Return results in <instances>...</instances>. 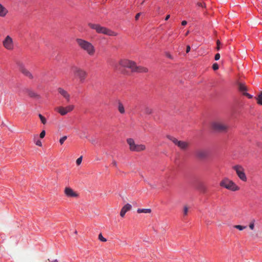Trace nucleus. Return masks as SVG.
Masks as SVG:
<instances>
[{
    "label": "nucleus",
    "instance_id": "nucleus-1",
    "mask_svg": "<svg viewBox=\"0 0 262 262\" xmlns=\"http://www.w3.org/2000/svg\"><path fill=\"white\" fill-rule=\"evenodd\" d=\"M76 41L80 48L89 56H93L95 54L96 49L91 42L81 38H77Z\"/></svg>",
    "mask_w": 262,
    "mask_h": 262
},
{
    "label": "nucleus",
    "instance_id": "nucleus-2",
    "mask_svg": "<svg viewBox=\"0 0 262 262\" xmlns=\"http://www.w3.org/2000/svg\"><path fill=\"white\" fill-rule=\"evenodd\" d=\"M88 26L92 29L95 30L97 33L107 35L111 36H116L118 33L99 24L88 23Z\"/></svg>",
    "mask_w": 262,
    "mask_h": 262
},
{
    "label": "nucleus",
    "instance_id": "nucleus-3",
    "mask_svg": "<svg viewBox=\"0 0 262 262\" xmlns=\"http://www.w3.org/2000/svg\"><path fill=\"white\" fill-rule=\"evenodd\" d=\"M71 70L74 76L77 77L81 82H83L88 75V73L84 69L76 66L71 67Z\"/></svg>",
    "mask_w": 262,
    "mask_h": 262
},
{
    "label": "nucleus",
    "instance_id": "nucleus-4",
    "mask_svg": "<svg viewBox=\"0 0 262 262\" xmlns=\"http://www.w3.org/2000/svg\"><path fill=\"white\" fill-rule=\"evenodd\" d=\"M220 185L221 187L233 191H237L239 189V187L234 182L228 178H224L221 181Z\"/></svg>",
    "mask_w": 262,
    "mask_h": 262
},
{
    "label": "nucleus",
    "instance_id": "nucleus-5",
    "mask_svg": "<svg viewBox=\"0 0 262 262\" xmlns=\"http://www.w3.org/2000/svg\"><path fill=\"white\" fill-rule=\"evenodd\" d=\"M237 174L238 178L243 182H247V177L245 173V170L244 167L240 164H236L232 167Z\"/></svg>",
    "mask_w": 262,
    "mask_h": 262
},
{
    "label": "nucleus",
    "instance_id": "nucleus-6",
    "mask_svg": "<svg viewBox=\"0 0 262 262\" xmlns=\"http://www.w3.org/2000/svg\"><path fill=\"white\" fill-rule=\"evenodd\" d=\"M211 128L215 132L225 133L228 130L229 126L222 121H215L212 122Z\"/></svg>",
    "mask_w": 262,
    "mask_h": 262
},
{
    "label": "nucleus",
    "instance_id": "nucleus-7",
    "mask_svg": "<svg viewBox=\"0 0 262 262\" xmlns=\"http://www.w3.org/2000/svg\"><path fill=\"white\" fill-rule=\"evenodd\" d=\"M127 144L129 146V149L132 151L140 152L145 149V145L144 144H136L134 140L132 138H128L126 140Z\"/></svg>",
    "mask_w": 262,
    "mask_h": 262
},
{
    "label": "nucleus",
    "instance_id": "nucleus-8",
    "mask_svg": "<svg viewBox=\"0 0 262 262\" xmlns=\"http://www.w3.org/2000/svg\"><path fill=\"white\" fill-rule=\"evenodd\" d=\"M167 138L182 150H186L189 146L188 142L184 141H179L176 138L170 135H167Z\"/></svg>",
    "mask_w": 262,
    "mask_h": 262
},
{
    "label": "nucleus",
    "instance_id": "nucleus-9",
    "mask_svg": "<svg viewBox=\"0 0 262 262\" xmlns=\"http://www.w3.org/2000/svg\"><path fill=\"white\" fill-rule=\"evenodd\" d=\"M74 106L70 105L66 107L59 106L55 108V110L62 116L66 115L67 113L71 112L73 110Z\"/></svg>",
    "mask_w": 262,
    "mask_h": 262
},
{
    "label": "nucleus",
    "instance_id": "nucleus-10",
    "mask_svg": "<svg viewBox=\"0 0 262 262\" xmlns=\"http://www.w3.org/2000/svg\"><path fill=\"white\" fill-rule=\"evenodd\" d=\"M3 45L7 50H12L14 48L12 38L9 35H7L3 41Z\"/></svg>",
    "mask_w": 262,
    "mask_h": 262
},
{
    "label": "nucleus",
    "instance_id": "nucleus-11",
    "mask_svg": "<svg viewBox=\"0 0 262 262\" xmlns=\"http://www.w3.org/2000/svg\"><path fill=\"white\" fill-rule=\"evenodd\" d=\"M18 66L20 72L30 79H33L34 77L32 74L25 67L23 63H18Z\"/></svg>",
    "mask_w": 262,
    "mask_h": 262
},
{
    "label": "nucleus",
    "instance_id": "nucleus-12",
    "mask_svg": "<svg viewBox=\"0 0 262 262\" xmlns=\"http://www.w3.org/2000/svg\"><path fill=\"white\" fill-rule=\"evenodd\" d=\"M136 63L132 60L128 59H122L119 61V64L124 68H127L133 72L135 68Z\"/></svg>",
    "mask_w": 262,
    "mask_h": 262
},
{
    "label": "nucleus",
    "instance_id": "nucleus-13",
    "mask_svg": "<svg viewBox=\"0 0 262 262\" xmlns=\"http://www.w3.org/2000/svg\"><path fill=\"white\" fill-rule=\"evenodd\" d=\"M64 193L68 198H77L79 196V194L77 192L69 187L65 188Z\"/></svg>",
    "mask_w": 262,
    "mask_h": 262
},
{
    "label": "nucleus",
    "instance_id": "nucleus-14",
    "mask_svg": "<svg viewBox=\"0 0 262 262\" xmlns=\"http://www.w3.org/2000/svg\"><path fill=\"white\" fill-rule=\"evenodd\" d=\"M195 155L198 158L200 159H203L207 157L208 152L204 149H198L195 150Z\"/></svg>",
    "mask_w": 262,
    "mask_h": 262
},
{
    "label": "nucleus",
    "instance_id": "nucleus-15",
    "mask_svg": "<svg viewBox=\"0 0 262 262\" xmlns=\"http://www.w3.org/2000/svg\"><path fill=\"white\" fill-rule=\"evenodd\" d=\"M58 92L62 95L68 102L70 101V95L67 91L63 89L62 88H59L58 89Z\"/></svg>",
    "mask_w": 262,
    "mask_h": 262
},
{
    "label": "nucleus",
    "instance_id": "nucleus-16",
    "mask_svg": "<svg viewBox=\"0 0 262 262\" xmlns=\"http://www.w3.org/2000/svg\"><path fill=\"white\" fill-rule=\"evenodd\" d=\"M132 208V205L129 204H126L121 209L120 211V216L123 217L126 212L130 210Z\"/></svg>",
    "mask_w": 262,
    "mask_h": 262
},
{
    "label": "nucleus",
    "instance_id": "nucleus-17",
    "mask_svg": "<svg viewBox=\"0 0 262 262\" xmlns=\"http://www.w3.org/2000/svg\"><path fill=\"white\" fill-rule=\"evenodd\" d=\"M148 71V70L147 68L142 66H137L136 64H135V68L134 69L133 72L138 73H147Z\"/></svg>",
    "mask_w": 262,
    "mask_h": 262
},
{
    "label": "nucleus",
    "instance_id": "nucleus-18",
    "mask_svg": "<svg viewBox=\"0 0 262 262\" xmlns=\"http://www.w3.org/2000/svg\"><path fill=\"white\" fill-rule=\"evenodd\" d=\"M24 92L31 98H37L39 97V96L35 92L30 89H25Z\"/></svg>",
    "mask_w": 262,
    "mask_h": 262
},
{
    "label": "nucleus",
    "instance_id": "nucleus-19",
    "mask_svg": "<svg viewBox=\"0 0 262 262\" xmlns=\"http://www.w3.org/2000/svg\"><path fill=\"white\" fill-rule=\"evenodd\" d=\"M141 112L146 115H150L152 113V109L147 105H144L141 107Z\"/></svg>",
    "mask_w": 262,
    "mask_h": 262
},
{
    "label": "nucleus",
    "instance_id": "nucleus-20",
    "mask_svg": "<svg viewBox=\"0 0 262 262\" xmlns=\"http://www.w3.org/2000/svg\"><path fill=\"white\" fill-rule=\"evenodd\" d=\"M8 13V10L0 3V17H5Z\"/></svg>",
    "mask_w": 262,
    "mask_h": 262
},
{
    "label": "nucleus",
    "instance_id": "nucleus-21",
    "mask_svg": "<svg viewBox=\"0 0 262 262\" xmlns=\"http://www.w3.org/2000/svg\"><path fill=\"white\" fill-rule=\"evenodd\" d=\"M237 85L238 90L243 93L246 92L247 91V86L244 83L238 82Z\"/></svg>",
    "mask_w": 262,
    "mask_h": 262
},
{
    "label": "nucleus",
    "instance_id": "nucleus-22",
    "mask_svg": "<svg viewBox=\"0 0 262 262\" xmlns=\"http://www.w3.org/2000/svg\"><path fill=\"white\" fill-rule=\"evenodd\" d=\"M118 110L120 113H121V114H123L125 113L124 107L123 104L120 101H119L118 103Z\"/></svg>",
    "mask_w": 262,
    "mask_h": 262
},
{
    "label": "nucleus",
    "instance_id": "nucleus-23",
    "mask_svg": "<svg viewBox=\"0 0 262 262\" xmlns=\"http://www.w3.org/2000/svg\"><path fill=\"white\" fill-rule=\"evenodd\" d=\"M151 212L150 209H138L137 212L139 213H150Z\"/></svg>",
    "mask_w": 262,
    "mask_h": 262
},
{
    "label": "nucleus",
    "instance_id": "nucleus-24",
    "mask_svg": "<svg viewBox=\"0 0 262 262\" xmlns=\"http://www.w3.org/2000/svg\"><path fill=\"white\" fill-rule=\"evenodd\" d=\"M189 210V208L187 205H185L183 208V213L184 216H187L188 215V212Z\"/></svg>",
    "mask_w": 262,
    "mask_h": 262
},
{
    "label": "nucleus",
    "instance_id": "nucleus-25",
    "mask_svg": "<svg viewBox=\"0 0 262 262\" xmlns=\"http://www.w3.org/2000/svg\"><path fill=\"white\" fill-rule=\"evenodd\" d=\"M256 99L257 103L262 105V92L258 96Z\"/></svg>",
    "mask_w": 262,
    "mask_h": 262
},
{
    "label": "nucleus",
    "instance_id": "nucleus-26",
    "mask_svg": "<svg viewBox=\"0 0 262 262\" xmlns=\"http://www.w3.org/2000/svg\"><path fill=\"white\" fill-rule=\"evenodd\" d=\"M199 190L202 193H205L206 192L207 189L205 186L202 185L200 186Z\"/></svg>",
    "mask_w": 262,
    "mask_h": 262
},
{
    "label": "nucleus",
    "instance_id": "nucleus-27",
    "mask_svg": "<svg viewBox=\"0 0 262 262\" xmlns=\"http://www.w3.org/2000/svg\"><path fill=\"white\" fill-rule=\"evenodd\" d=\"M38 116H39L42 123H43V124H45L47 122L46 118L41 114H39Z\"/></svg>",
    "mask_w": 262,
    "mask_h": 262
},
{
    "label": "nucleus",
    "instance_id": "nucleus-28",
    "mask_svg": "<svg viewBox=\"0 0 262 262\" xmlns=\"http://www.w3.org/2000/svg\"><path fill=\"white\" fill-rule=\"evenodd\" d=\"M234 228L237 229L239 230H243L246 228V226H243L241 225H235L234 226Z\"/></svg>",
    "mask_w": 262,
    "mask_h": 262
},
{
    "label": "nucleus",
    "instance_id": "nucleus-29",
    "mask_svg": "<svg viewBox=\"0 0 262 262\" xmlns=\"http://www.w3.org/2000/svg\"><path fill=\"white\" fill-rule=\"evenodd\" d=\"M98 239L103 242H105L106 241V239L103 237L101 233H100L98 235Z\"/></svg>",
    "mask_w": 262,
    "mask_h": 262
},
{
    "label": "nucleus",
    "instance_id": "nucleus-30",
    "mask_svg": "<svg viewBox=\"0 0 262 262\" xmlns=\"http://www.w3.org/2000/svg\"><path fill=\"white\" fill-rule=\"evenodd\" d=\"M67 139V137L66 136H63L61 138H60L59 140V142H60V144L62 145Z\"/></svg>",
    "mask_w": 262,
    "mask_h": 262
},
{
    "label": "nucleus",
    "instance_id": "nucleus-31",
    "mask_svg": "<svg viewBox=\"0 0 262 262\" xmlns=\"http://www.w3.org/2000/svg\"><path fill=\"white\" fill-rule=\"evenodd\" d=\"M82 160V157L80 156L79 158H78L76 160V163L77 165H80L81 163Z\"/></svg>",
    "mask_w": 262,
    "mask_h": 262
},
{
    "label": "nucleus",
    "instance_id": "nucleus-32",
    "mask_svg": "<svg viewBox=\"0 0 262 262\" xmlns=\"http://www.w3.org/2000/svg\"><path fill=\"white\" fill-rule=\"evenodd\" d=\"M249 228L251 230H253L254 228V221L251 222L249 224Z\"/></svg>",
    "mask_w": 262,
    "mask_h": 262
},
{
    "label": "nucleus",
    "instance_id": "nucleus-33",
    "mask_svg": "<svg viewBox=\"0 0 262 262\" xmlns=\"http://www.w3.org/2000/svg\"><path fill=\"white\" fill-rule=\"evenodd\" d=\"M212 69L214 70H217V69H219V65L217 63H214L213 65H212Z\"/></svg>",
    "mask_w": 262,
    "mask_h": 262
},
{
    "label": "nucleus",
    "instance_id": "nucleus-34",
    "mask_svg": "<svg viewBox=\"0 0 262 262\" xmlns=\"http://www.w3.org/2000/svg\"><path fill=\"white\" fill-rule=\"evenodd\" d=\"M46 135V132L45 130H42L40 134V138H43Z\"/></svg>",
    "mask_w": 262,
    "mask_h": 262
},
{
    "label": "nucleus",
    "instance_id": "nucleus-35",
    "mask_svg": "<svg viewBox=\"0 0 262 262\" xmlns=\"http://www.w3.org/2000/svg\"><path fill=\"white\" fill-rule=\"evenodd\" d=\"M243 95L248 97V98L250 99L252 98V96L247 92L243 93Z\"/></svg>",
    "mask_w": 262,
    "mask_h": 262
},
{
    "label": "nucleus",
    "instance_id": "nucleus-36",
    "mask_svg": "<svg viewBox=\"0 0 262 262\" xmlns=\"http://www.w3.org/2000/svg\"><path fill=\"white\" fill-rule=\"evenodd\" d=\"M220 58V54L219 53H217L215 54L214 59L215 60H218Z\"/></svg>",
    "mask_w": 262,
    "mask_h": 262
},
{
    "label": "nucleus",
    "instance_id": "nucleus-37",
    "mask_svg": "<svg viewBox=\"0 0 262 262\" xmlns=\"http://www.w3.org/2000/svg\"><path fill=\"white\" fill-rule=\"evenodd\" d=\"M216 43H217L216 49H217V50H220V41L218 40L217 41Z\"/></svg>",
    "mask_w": 262,
    "mask_h": 262
},
{
    "label": "nucleus",
    "instance_id": "nucleus-38",
    "mask_svg": "<svg viewBox=\"0 0 262 262\" xmlns=\"http://www.w3.org/2000/svg\"><path fill=\"white\" fill-rule=\"evenodd\" d=\"M140 15H141V13H137V14L136 15V16H135V19H136V20H137L139 19V17H140Z\"/></svg>",
    "mask_w": 262,
    "mask_h": 262
},
{
    "label": "nucleus",
    "instance_id": "nucleus-39",
    "mask_svg": "<svg viewBox=\"0 0 262 262\" xmlns=\"http://www.w3.org/2000/svg\"><path fill=\"white\" fill-rule=\"evenodd\" d=\"M90 141L93 144H95L96 142V140L94 139H91L90 140Z\"/></svg>",
    "mask_w": 262,
    "mask_h": 262
},
{
    "label": "nucleus",
    "instance_id": "nucleus-40",
    "mask_svg": "<svg viewBox=\"0 0 262 262\" xmlns=\"http://www.w3.org/2000/svg\"><path fill=\"white\" fill-rule=\"evenodd\" d=\"M36 144L39 146H41V142L39 140H38L36 143Z\"/></svg>",
    "mask_w": 262,
    "mask_h": 262
},
{
    "label": "nucleus",
    "instance_id": "nucleus-41",
    "mask_svg": "<svg viewBox=\"0 0 262 262\" xmlns=\"http://www.w3.org/2000/svg\"><path fill=\"white\" fill-rule=\"evenodd\" d=\"M197 5H198V6L199 7H203L204 6V4L202 3H198Z\"/></svg>",
    "mask_w": 262,
    "mask_h": 262
},
{
    "label": "nucleus",
    "instance_id": "nucleus-42",
    "mask_svg": "<svg viewBox=\"0 0 262 262\" xmlns=\"http://www.w3.org/2000/svg\"><path fill=\"white\" fill-rule=\"evenodd\" d=\"M190 50V47L189 46H187L186 47V53H188Z\"/></svg>",
    "mask_w": 262,
    "mask_h": 262
},
{
    "label": "nucleus",
    "instance_id": "nucleus-43",
    "mask_svg": "<svg viewBox=\"0 0 262 262\" xmlns=\"http://www.w3.org/2000/svg\"><path fill=\"white\" fill-rule=\"evenodd\" d=\"M181 24H182V25H183V26H185V25H187V21H186V20H183V21H182V23H181Z\"/></svg>",
    "mask_w": 262,
    "mask_h": 262
},
{
    "label": "nucleus",
    "instance_id": "nucleus-44",
    "mask_svg": "<svg viewBox=\"0 0 262 262\" xmlns=\"http://www.w3.org/2000/svg\"><path fill=\"white\" fill-rule=\"evenodd\" d=\"M80 138H87V136L85 135V133H83L82 135L80 136Z\"/></svg>",
    "mask_w": 262,
    "mask_h": 262
},
{
    "label": "nucleus",
    "instance_id": "nucleus-45",
    "mask_svg": "<svg viewBox=\"0 0 262 262\" xmlns=\"http://www.w3.org/2000/svg\"><path fill=\"white\" fill-rule=\"evenodd\" d=\"M112 164L115 166H117V162L116 161H113L112 162Z\"/></svg>",
    "mask_w": 262,
    "mask_h": 262
},
{
    "label": "nucleus",
    "instance_id": "nucleus-46",
    "mask_svg": "<svg viewBox=\"0 0 262 262\" xmlns=\"http://www.w3.org/2000/svg\"><path fill=\"white\" fill-rule=\"evenodd\" d=\"M166 56H167V57L169 58H172V56H171V55L170 54H169V53H167V54H166Z\"/></svg>",
    "mask_w": 262,
    "mask_h": 262
},
{
    "label": "nucleus",
    "instance_id": "nucleus-47",
    "mask_svg": "<svg viewBox=\"0 0 262 262\" xmlns=\"http://www.w3.org/2000/svg\"><path fill=\"white\" fill-rule=\"evenodd\" d=\"M169 17H170V15H167L166 16L165 20H167L169 18Z\"/></svg>",
    "mask_w": 262,
    "mask_h": 262
},
{
    "label": "nucleus",
    "instance_id": "nucleus-48",
    "mask_svg": "<svg viewBox=\"0 0 262 262\" xmlns=\"http://www.w3.org/2000/svg\"><path fill=\"white\" fill-rule=\"evenodd\" d=\"M189 31H188L187 32H186V33H185V36L188 35V34H189Z\"/></svg>",
    "mask_w": 262,
    "mask_h": 262
},
{
    "label": "nucleus",
    "instance_id": "nucleus-49",
    "mask_svg": "<svg viewBox=\"0 0 262 262\" xmlns=\"http://www.w3.org/2000/svg\"><path fill=\"white\" fill-rule=\"evenodd\" d=\"M75 234H77V231L76 230H75Z\"/></svg>",
    "mask_w": 262,
    "mask_h": 262
}]
</instances>
